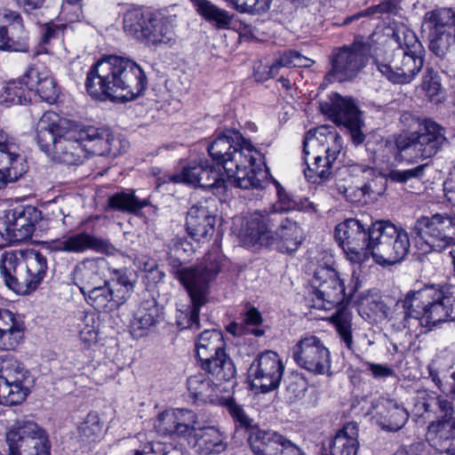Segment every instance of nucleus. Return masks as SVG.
I'll list each match as a JSON object with an SVG mask.
<instances>
[{"instance_id":"obj_1","label":"nucleus","mask_w":455,"mask_h":455,"mask_svg":"<svg viewBox=\"0 0 455 455\" xmlns=\"http://www.w3.org/2000/svg\"><path fill=\"white\" fill-rule=\"evenodd\" d=\"M364 306L372 316L387 319L396 331L416 332L420 327L430 331L441 323L455 321V298L438 285L408 291L396 301L391 314L386 303L377 298H367L362 303Z\"/></svg>"},{"instance_id":"obj_2","label":"nucleus","mask_w":455,"mask_h":455,"mask_svg":"<svg viewBox=\"0 0 455 455\" xmlns=\"http://www.w3.org/2000/svg\"><path fill=\"white\" fill-rule=\"evenodd\" d=\"M207 150L212 161L225 171L231 185L242 189L266 187L267 172L256 167L262 155L238 131L220 133Z\"/></svg>"},{"instance_id":"obj_3","label":"nucleus","mask_w":455,"mask_h":455,"mask_svg":"<svg viewBox=\"0 0 455 455\" xmlns=\"http://www.w3.org/2000/svg\"><path fill=\"white\" fill-rule=\"evenodd\" d=\"M147 84V76L136 62L109 55L91 68L85 85L88 93L95 99L132 100L145 91Z\"/></svg>"},{"instance_id":"obj_4","label":"nucleus","mask_w":455,"mask_h":455,"mask_svg":"<svg viewBox=\"0 0 455 455\" xmlns=\"http://www.w3.org/2000/svg\"><path fill=\"white\" fill-rule=\"evenodd\" d=\"M154 427L160 435L184 441L200 455L220 454L228 447L223 434L214 427H200L191 410H166L157 416Z\"/></svg>"},{"instance_id":"obj_5","label":"nucleus","mask_w":455,"mask_h":455,"mask_svg":"<svg viewBox=\"0 0 455 455\" xmlns=\"http://www.w3.org/2000/svg\"><path fill=\"white\" fill-rule=\"evenodd\" d=\"M376 54L378 70L395 84L410 83L423 67L422 44L414 30H393Z\"/></svg>"},{"instance_id":"obj_6","label":"nucleus","mask_w":455,"mask_h":455,"mask_svg":"<svg viewBox=\"0 0 455 455\" xmlns=\"http://www.w3.org/2000/svg\"><path fill=\"white\" fill-rule=\"evenodd\" d=\"M223 257L217 251L210 252L201 266L173 267L174 277L188 291L191 304L179 310L177 324L181 330L197 331L203 327L199 319L201 307L206 304L210 293V283L221 269Z\"/></svg>"},{"instance_id":"obj_7","label":"nucleus","mask_w":455,"mask_h":455,"mask_svg":"<svg viewBox=\"0 0 455 455\" xmlns=\"http://www.w3.org/2000/svg\"><path fill=\"white\" fill-rule=\"evenodd\" d=\"M239 237L249 248L276 245L280 251L291 253L302 242V229L291 219L254 212L240 230Z\"/></svg>"},{"instance_id":"obj_8","label":"nucleus","mask_w":455,"mask_h":455,"mask_svg":"<svg viewBox=\"0 0 455 455\" xmlns=\"http://www.w3.org/2000/svg\"><path fill=\"white\" fill-rule=\"evenodd\" d=\"M65 120L52 111L45 112L36 124V143L53 162L66 165H79L87 158L88 140L76 135L64 134Z\"/></svg>"},{"instance_id":"obj_9","label":"nucleus","mask_w":455,"mask_h":455,"mask_svg":"<svg viewBox=\"0 0 455 455\" xmlns=\"http://www.w3.org/2000/svg\"><path fill=\"white\" fill-rule=\"evenodd\" d=\"M415 411L418 415L436 416L427 427V440L441 453L455 455V410L453 403L434 391L418 392Z\"/></svg>"},{"instance_id":"obj_10","label":"nucleus","mask_w":455,"mask_h":455,"mask_svg":"<svg viewBox=\"0 0 455 455\" xmlns=\"http://www.w3.org/2000/svg\"><path fill=\"white\" fill-rule=\"evenodd\" d=\"M387 41L382 30H375L364 38L356 36L351 44L332 49L329 57L331 69L326 75L330 82L352 80L365 68L369 57L375 60L376 54L382 51L380 45Z\"/></svg>"},{"instance_id":"obj_11","label":"nucleus","mask_w":455,"mask_h":455,"mask_svg":"<svg viewBox=\"0 0 455 455\" xmlns=\"http://www.w3.org/2000/svg\"><path fill=\"white\" fill-rule=\"evenodd\" d=\"M445 133L441 124L429 118L423 119L418 131L395 138V159L412 164L435 156L448 144Z\"/></svg>"},{"instance_id":"obj_12","label":"nucleus","mask_w":455,"mask_h":455,"mask_svg":"<svg viewBox=\"0 0 455 455\" xmlns=\"http://www.w3.org/2000/svg\"><path fill=\"white\" fill-rule=\"evenodd\" d=\"M136 277L127 268H114L110 277L83 293L87 304L99 312L111 313L119 309L134 291Z\"/></svg>"},{"instance_id":"obj_13","label":"nucleus","mask_w":455,"mask_h":455,"mask_svg":"<svg viewBox=\"0 0 455 455\" xmlns=\"http://www.w3.org/2000/svg\"><path fill=\"white\" fill-rule=\"evenodd\" d=\"M371 257L379 265L401 262L409 253L411 243L408 232L388 220L373 224Z\"/></svg>"},{"instance_id":"obj_14","label":"nucleus","mask_w":455,"mask_h":455,"mask_svg":"<svg viewBox=\"0 0 455 455\" xmlns=\"http://www.w3.org/2000/svg\"><path fill=\"white\" fill-rule=\"evenodd\" d=\"M373 224L371 220L351 218L336 226L335 240L351 262L362 263L371 257Z\"/></svg>"},{"instance_id":"obj_15","label":"nucleus","mask_w":455,"mask_h":455,"mask_svg":"<svg viewBox=\"0 0 455 455\" xmlns=\"http://www.w3.org/2000/svg\"><path fill=\"white\" fill-rule=\"evenodd\" d=\"M8 455H51L44 429L32 420H18L6 432ZM0 455H4L0 451Z\"/></svg>"},{"instance_id":"obj_16","label":"nucleus","mask_w":455,"mask_h":455,"mask_svg":"<svg viewBox=\"0 0 455 455\" xmlns=\"http://www.w3.org/2000/svg\"><path fill=\"white\" fill-rule=\"evenodd\" d=\"M34 385V377L22 363L16 360L4 362L0 368V403H21Z\"/></svg>"},{"instance_id":"obj_17","label":"nucleus","mask_w":455,"mask_h":455,"mask_svg":"<svg viewBox=\"0 0 455 455\" xmlns=\"http://www.w3.org/2000/svg\"><path fill=\"white\" fill-rule=\"evenodd\" d=\"M292 359L298 366L315 375L331 373L329 348L320 338L309 335L300 339L291 348Z\"/></svg>"},{"instance_id":"obj_18","label":"nucleus","mask_w":455,"mask_h":455,"mask_svg":"<svg viewBox=\"0 0 455 455\" xmlns=\"http://www.w3.org/2000/svg\"><path fill=\"white\" fill-rule=\"evenodd\" d=\"M414 230L432 251H442L455 245V217L436 213L417 220Z\"/></svg>"},{"instance_id":"obj_19","label":"nucleus","mask_w":455,"mask_h":455,"mask_svg":"<svg viewBox=\"0 0 455 455\" xmlns=\"http://www.w3.org/2000/svg\"><path fill=\"white\" fill-rule=\"evenodd\" d=\"M313 307L330 310L340 304L345 298V288L336 270L328 266H319L311 280Z\"/></svg>"},{"instance_id":"obj_20","label":"nucleus","mask_w":455,"mask_h":455,"mask_svg":"<svg viewBox=\"0 0 455 455\" xmlns=\"http://www.w3.org/2000/svg\"><path fill=\"white\" fill-rule=\"evenodd\" d=\"M283 371L284 365L277 353L271 350L261 353L250 367L252 389L263 394L276 389Z\"/></svg>"},{"instance_id":"obj_21","label":"nucleus","mask_w":455,"mask_h":455,"mask_svg":"<svg viewBox=\"0 0 455 455\" xmlns=\"http://www.w3.org/2000/svg\"><path fill=\"white\" fill-rule=\"evenodd\" d=\"M322 110L335 123L344 125L348 130L355 145L358 146L364 141L365 135L362 132L363 121L357 107L351 99L336 95L331 103L322 105Z\"/></svg>"},{"instance_id":"obj_22","label":"nucleus","mask_w":455,"mask_h":455,"mask_svg":"<svg viewBox=\"0 0 455 455\" xmlns=\"http://www.w3.org/2000/svg\"><path fill=\"white\" fill-rule=\"evenodd\" d=\"M27 172V165L14 139L0 128V190Z\"/></svg>"},{"instance_id":"obj_23","label":"nucleus","mask_w":455,"mask_h":455,"mask_svg":"<svg viewBox=\"0 0 455 455\" xmlns=\"http://www.w3.org/2000/svg\"><path fill=\"white\" fill-rule=\"evenodd\" d=\"M176 7L160 10L131 9L123 16L124 28H158L177 26Z\"/></svg>"},{"instance_id":"obj_24","label":"nucleus","mask_w":455,"mask_h":455,"mask_svg":"<svg viewBox=\"0 0 455 455\" xmlns=\"http://www.w3.org/2000/svg\"><path fill=\"white\" fill-rule=\"evenodd\" d=\"M215 201L209 198L193 204L188 212L186 226L189 235L197 242L207 239L214 232Z\"/></svg>"},{"instance_id":"obj_25","label":"nucleus","mask_w":455,"mask_h":455,"mask_svg":"<svg viewBox=\"0 0 455 455\" xmlns=\"http://www.w3.org/2000/svg\"><path fill=\"white\" fill-rule=\"evenodd\" d=\"M110 248L111 244L108 241L87 232L64 235L49 243V249L52 251L66 253H84L89 250L97 252H107Z\"/></svg>"},{"instance_id":"obj_26","label":"nucleus","mask_w":455,"mask_h":455,"mask_svg":"<svg viewBox=\"0 0 455 455\" xmlns=\"http://www.w3.org/2000/svg\"><path fill=\"white\" fill-rule=\"evenodd\" d=\"M108 264L104 258L84 259L71 272L73 283L83 294L98 284H103L108 279Z\"/></svg>"},{"instance_id":"obj_27","label":"nucleus","mask_w":455,"mask_h":455,"mask_svg":"<svg viewBox=\"0 0 455 455\" xmlns=\"http://www.w3.org/2000/svg\"><path fill=\"white\" fill-rule=\"evenodd\" d=\"M80 138L92 143V152L99 155L117 156L129 147L127 140L113 135L106 128L87 126L80 130Z\"/></svg>"},{"instance_id":"obj_28","label":"nucleus","mask_w":455,"mask_h":455,"mask_svg":"<svg viewBox=\"0 0 455 455\" xmlns=\"http://www.w3.org/2000/svg\"><path fill=\"white\" fill-rule=\"evenodd\" d=\"M341 137L331 128L330 141L332 143V146L325 149V157L321 156H315V161L312 164H309L307 159H305L307 169L304 170V173L307 180L320 183L330 179L332 164L341 149Z\"/></svg>"},{"instance_id":"obj_29","label":"nucleus","mask_w":455,"mask_h":455,"mask_svg":"<svg viewBox=\"0 0 455 455\" xmlns=\"http://www.w3.org/2000/svg\"><path fill=\"white\" fill-rule=\"evenodd\" d=\"M25 331L22 316L0 308V350L15 349L24 339Z\"/></svg>"},{"instance_id":"obj_30","label":"nucleus","mask_w":455,"mask_h":455,"mask_svg":"<svg viewBox=\"0 0 455 455\" xmlns=\"http://www.w3.org/2000/svg\"><path fill=\"white\" fill-rule=\"evenodd\" d=\"M314 60L301 55L296 51H289L281 54L275 62L268 66L261 61L254 65V78L257 82H265L275 77L281 68H308Z\"/></svg>"},{"instance_id":"obj_31","label":"nucleus","mask_w":455,"mask_h":455,"mask_svg":"<svg viewBox=\"0 0 455 455\" xmlns=\"http://www.w3.org/2000/svg\"><path fill=\"white\" fill-rule=\"evenodd\" d=\"M24 255L21 251H5L0 259V272L4 283L17 293H23L24 290Z\"/></svg>"},{"instance_id":"obj_32","label":"nucleus","mask_w":455,"mask_h":455,"mask_svg":"<svg viewBox=\"0 0 455 455\" xmlns=\"http://www.w3.org/2000/svg\"><path fill=\"white\" fill-rule=\"evenodd\" d=\"M379 426L387 431L400 430L409 419V412L395 400L381 397L376 405Z\"/></svg>"},{"instance_id":"obj_33","label":"nucleus","mask_w":455,"mask_h":455,"mask_svg":"<svg viewBox=\"0 0 455 455\" xmlns=\"http://www.w3.org/2000/svg\"><path fill=\"white\" fill-rule=\"evenodd\" d=\"M41 219V212L34 206H18L12 212V223L9 230L13 233L16 242L30 239L35 231V224Z\"/></svg>"},{"instance_id":"obj_34","label":"nucleus","mask_w":455,"mask_h":455,"mask_svg":"<svg viewBox=\"0 0 455 455\" xmlns=\"http://www.w3.org/2000/svg\"><path fill=\"white\" fill-rule=\"evenodd\" d=\"M26 86L28 93L36 91L40 99L49 104L56 102L60 91L54 78L48 71L30 68L26 74Z\"/></svg>"},{"instance_id":"obj_35","label":"nucleus","mask_w":455,"mask_h":455,"mask_svg":"<svg viewBox=\"0 0 455 455\" xmlns=\"http://www.w3.org/2000/svg\"><path fill=\"white\" fill-rule=\"evenodd\" d=\"M163 320V313L155 299L143 300L131 322V332L140 338Z\"/></svg>"},{"instance_id":"obj_36","label":"nucleus","mask_w":455,"mask_h":455,"mask_svg":"<svg viewBox=\"0 0 455 455\" xmlns=\"http://www.w3.org/2000/svg\"><path fill=\"white\" fill-rule=\"evenodd\" d=\"M187 385L189 395L195 402L214 403L219 401L220 384L205 373L190 376Z\"/></svg>"},{"instance_id":"obj_37","label":"nucleus","mask_w":455,"mask_h":455,"mask_svg":"<svg viewBox=\"0 0 455 455\" xmlns=\"http://www.w3.org/2000/svg\"><path fill=\"white\" fill-rule=\"evenodd\" d=\"M47 259L41 252L30 251L24 255V281L23 293L35 291L46 275Z\"/></svg>"},{"instance_id":"obj_38","label":"nucleus","mask_w":455,"mask_h":455,"mask_svg":"<svg viewBox=\"0 0 455 455\" xmlns=\"http://www.w3.org/2000/svg\"><path fill=\"white\" fill-rule=\"evenodd\" d=\"M358 447L357 424L349 422L336 433L330 451L331 455H357Z\"/></svg>"},{"instance_id":"obj_39","label":"nucleus","mask_w":455,"mask_h":455,"mask_svg":"<svg viewBox=\"0 0 455 455\" xmlns=\"http://www.w3.org/2000/svg\"><path fill=\"white\" fill-rule=\"evenodd\" d=\"M216 355L217 358L214 360H211L209 357L207 360L200 361L202 369L207 373L206 375L220 384L233 379L236 371L226 350Z\"/></svg>"},{"instance_id":"obj_40","label":"nucleus","mask_w":455,"mask_h":455,"mask_svg":"<svg viewBox=\"0 0 455 455\" xmlns=\"http://www.w3.org/2000/svg\"><path fill=\"white\" fill-rule=\"evenodd\" d=\"M283 442V436L270 430H256L249 437L251 448L255 455H276Z\"/></svg>"},{"instance_id":"obj_41","label":"nucleus","mask_w":455,"mask_h":455,"mask_svg":"<svg viewBox=\"0 0 455 455\" xmlns=\"http://www.w3.org/2000/svg\"><path fill=\"white\" fill-rule=\"evenodd\" d=\"M196 347L198 359L203 361L211 357L212 352L218 355L226 350V342L221 331L216 329H207L198 336Z\"/></svg>"},{"instance_id":"obj_42","label":"nucleus","mask_w":455,"mask_h":455,"mask_svg":"<svg viewBox=\"0 0 455 455\" xmlns=\"http://www.w3.org/2000/svg\"><path fill=\"white\" fill-rule=\"evenodd\" d=\"M202 172H200V187L210 189L213 194L224 195L227 192L228 179L224 180V173H220L221 166L216 167L207 160H201Z\"/></svg>"},{"instance_id":"obj_43","label":"nucleus","mask_w":455,"mask_h":455,"mask_svg":"<svg viewBox=\"0 0 455 455\" xmlns=\"http://www.w3.org/2000/svg\"><path fill=\"white\" fill-rule=\"evenodd\" d=\"M131 36L146 46L156 50L172 47L177 42L174 30H129Z\"/></svg>"},{"instance_id":"obj_44","label":"nucleus","mask_w":455,"mask_h":455,"mask_svg":"<svg viewBox=\"0 0 455 455\" xmlns=\"http://www.w3.org/2000/svg\"><path fill=\"white\" fill-rule=\"evenodd\" d=\"M149 204L148 199L138 198L133 190H123L110 196L108 205L114 211L137 213Z\"/></svg>"},{"instance_id":"obj_45","label":"nucleus","mask_w":455,"mask_h":455,"mask_svg":"<svg viewBox=\"0 0 455 455\" xmlns=\"http://www.w3.org/2000/svg\"><path fill=\"white\" fill-rule=\"evenodd\" d=\"M25 75L17 80L10 81L0 92V105L9 108L12 105L26 104L29 100Z\"/></svg>"},{"instance_id":"obj_46","label":"nucleus","mask_w":455,"mask_h":455,"mask_svg":"<svg viewBox=\"0 0 455 455\" xmlns=\"http://www.w3.org/2000/svg\"><path fill=\"white\" fill-rule=\"evenodd\" d=\"M341 342L348 350H353L352 312L346 307L339 308L331 317Z\"/></svg>"},{"instance_id":"obj_47","label":"nucleus","mask_w":455,"mask_h":455,"mask_svg":"<svg viewBox=\"0 0 455 455\" xmlns=\"http://www.w3.org/2000/svg\"><path fill=\"white\" fill-rule=\"evenodd\" d=\"M196 11L204 19L218 25H229L233 19L228 12L221 10L208 0H190Z\"/></svg>"},{"instance_id":"obj_48","label":"nucleus","mask_w":455,"mask_h":455,"mask_svg":"<svg viewBox=\"0 0 455 455\" xmlns=\"http://www.w3.org/2000/svg\"><path fill=\"white\" fill-rule=\"evenodd\" d=\"M102 427L99 414L91 411L77 427L78 437L83 443L94 442L100 437Z\"/></svg>"},{"instance_id":"obj_49","label":"nucleus","mask_w":455,"mask_h":455,"mask_svg":"<svg viewBox=\"0 0 455 455\" xmlns=\"http://www.w3.org/2000/svg\"><path fill=\"white\" fill-rule=\"evenodd\" d=\"M28 41L26 30H0V50L28 52Z\"/></svg>"},{"instance_id":"obj_50","label":"nucleus","mask_w":455,"mask_h":455,"mask_svg":"<svg viewBox=\"0 0 455 455\" xmlns=\"http://www.w3.org/2000/svg\"><path fill=\"white\" fill-rule=\"evenodd\" d=\"M427 28H455V11L443 8L429 12L425 16Z\"/></svg>"},{"instance_id":"obj_51","label":"nucleus","mask_w":455,"mask_h":455,"mask_svg":"<svg viewBox=\"0 0 455 455\" xmlns=\"http://www.w3.org/2000/svg\"><path fill=\"white\" fill-rule=\"evenodd\" d=\"M422 90L426 92L428 100L438 104L443 100V92L438 74L432 68H427L421 84Z\"/></svg>"},{"instance_id":"obj_52","label":"nucleus","mask_w":455,"mask_h":455,"mask_svg":"<svg viewBox=\"0 0 455 455\" xmlns=\"http://www.w3.org/2000/svg\"><path fill=\"white\" fill-rule=\"evenodd\" d=\"M455 43V30H433L429 34V49L437 56H443Z\"/></svg>"},{"instance_id":"obj_53","label":"nucleus","mask_w":455,"mask_h":455,"mask_svg":"<svg viewBox=\"0 0 455 455\" xmlns=\"http://www.w3.org/2000/svg\"><path fill=\"white\" fill-rule=\"evenodd\" d=\"M275 183L276 184L278 200L271 206L269 211L260 212L262 214H271L272 217L279 218L277 213L299 210V204L290 195H288L283 188H281L277 181H275Z\"/></svg>"},{"instance_id":"obj_54","label":"nucleus","mask_w":455,"mask_h":455,"mask_svg":"<svg viewBox=\"0 0 455 455\" xmlns=\"http://www.w3.org/2000/svg\"><path fill=\"white\" fill-rule=\"evenodd\" d=\"M200 172H202L201 160L191 162L182 167L180 173L172 175L170 180L172 182H184L192 186L200 187Z\"/></svg>"},{"instance_id":"obj_55","label":"nucleus","mask_w":455,"mask_h":455,"mask_svg":"<svg viewBox=\"0 0 455 455\" xmlns=\"http://www.w3.org/2000/svg\"><path fill=\"white\" fill-rule=\"evenodd\" d=\"M263 319L259 311L251 307L243 314L242 323L248 333H251L256 337H260L264 334V331L257 328L261 324Z\"/></svg>"},{"instance_id":"obj_56","label":"nucleus","mask_w":455,"mask_h":455,"mask_svg":"<svg viewBox=\"0 0 455 455\" xmlns=\"http://www.w3.org/2000/svg\"><path fill=\"white\" fill-rule=\"evenodd\" d=\"M427 166V164H424L409 170H392L388 172L387 177L392 181L405 183L412 179H421L425 174Z\"/></svg>"},{"instance_id":"obj_57","label":"nucleus","mask_w":455,"mask_h":455,"mask_svg":"<svg viewBox=\"0 0 455 455\" xmlns=\"http://www.w3.org/2000/svg\"><path fill=\"white\" fill-rule=\"evenodd\" d=\"M223 404L239 427L248 428L251 426V419L247 416L243 408L239 405L235 399H225Z\"/></svg>"},{"instance_id":"obj_58","label":"nucleus","mask_w":455,"mask_h":455,"mask_svg":"<svg viewBox=\"0 0 455 455\" xmlns=\"http://www.w3.org/2000/svg\"><path fill=\"white\" fill-rule=\"evenodd\" d=\"M63 35L60 30H45L38 44L37 53H50L56 45L61 44Z\"/></svg>"},{"instance_id":"obj_59","label":"nucleus","mask_w":455,"mask_h":455,"mask_svg":"<svg viewBox=\"0 0 455 455\" xmlns=\"http://www.w3.org/2000/svg\"><path fill=\"white\" fill-rule=\"evenodd\" d=\"M272 0H238L235 8L240 12L261 13L267 12Z\"/></svg>"},{"instance_id":"obj_60","label":"nucleus","mask_w":455,"mask_h":455,"mask_svg":"<svg viewBox=\"0 0 455 455\" xmlns=\"http://www.w3.org/2000/svg\"><path fill=\"white\" fill-rule=\"evenodd\" d=\"M306 391L307 384L305 380L299 376H294L289 379L286 386V398L290 402H294L303 397Z\"/></svg>"},{"instance_id":"obj_61","label":"nucleus","mask_w":455,"mask_h":455,"mask_svg":"<svg viewBox=\"0 0 455 455\" xmlns=\"http://www.w3.org/2000/svg\"><path fill=\"white\" fill-rule=\"evenodd\" d=\"M166 445L162 443L147 442L131 451L132 455H167Z\"/></svg>"},{"instance_id":"obj_62","label":"nucleus","mask_w":455,"mask_h":455,"mask_svg":"<svg viewBox=\"0 0 455 455\" xmlns=\"http://www.w3.org/2000/svg\"><path fill=\"white\" fill-rule=\"evenodd\" d=\"M9 27H12L13 28L23 27L22 18L17 12L1 9L0 28H8Z\"/></svg>"},{"instance_id":"obj_63","label":"nucleus","mask_w":455,"mask_h":455,"mask_svg":"<svg viewBox=\"0 0 455 455\" xmlns=\"http://www.w3.org/2000/svg\"><path fill=\"white\" fill-rule=\"evenodd\" d=\"M366 365L375 379H385L394 374V370L387 364L367 363Z\"/></svg>"},{"instance_id":"obj_64","label":"nucleus","mask_w":455,"mask_h":455,"mask_svg":"<svg viewBox=\"0 0 455 455\" xmlns=\"http://www.w3.org/2000/svg\"><path fill=\"white\" fill-rule=\"evenodd\" d=\"M347 168L349 172H351L353 175H362L363 178L366 180H369L375 175L374 168L368 164L355 163L349 164Z\"/></svg>"}]
</instances>
